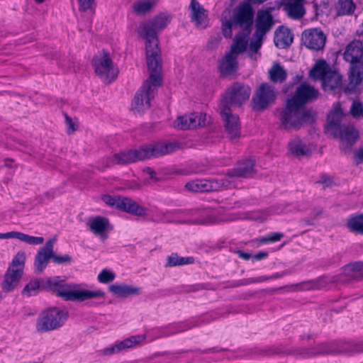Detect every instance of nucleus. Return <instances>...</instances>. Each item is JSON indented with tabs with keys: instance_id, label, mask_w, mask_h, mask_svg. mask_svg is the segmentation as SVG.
<instances>
[{
	"instance_id": "nucleus-1",
	"label": "nucleus",
	"mask_w": 363,
	"mask_h": 363,
	"mask_svg": "<svg viewBox=\"0 0 363 363\" xmlns=\"http://www.w3.org/2000/svg\"><path fill=\"white\" fill-rule=\"evenodd\" d=\"M253 11L248 4L240 5L231 15L230 10H225L222 16V31L225 38H230L233 30L239 28L230 51L219 63V69L223 74H230L237 71L238 56L243 52L248 45L251 32Z\"/></svg>"
},
{
	"instance_id": "nucleus-2",
	"label": "nucleus",
	"mask_w": 363,
	"mask_h": 363,
	"mask_svg": "<svg viewBox=\"0 0 363 363\" xmlns=\"http://www.w3.org/2000/svg\"><path fill=\"white\" fill-rule=\"evenodd\" d=\"M45 287L52 291L57 296L66 301L83 302L89 300H101L103 303L105 292L100 289H90L85 284H67L59 277L47 278L41 281L32 280L28 283L23 290L26 296L35 295L40 287Z\"/></svg>"
},
{
	"instance_id": "nucleus-3",
	"label": "nucleus",
	"mask_w": 363,
	"mask_h": 363,
	"mask_svg": "<svg viewBox=\"0 0 363 363\" xmlns=\"http://www.w3.org/2000/svg\"><path fill=\"white\" fill-rule=\"evenodd\" d=\"M172 16L167 13H161L154 18L141 23L138 28V34L145 40L147 63L161 64L158 33L164 30L171 22Z\"/></svg>"
},
{
	"instance_id": "nucleus-4",
	"label": "nucleus",
	"mask_w": 363,
	"mask_h": 363,
	"mask_svg": "<svg viewBox=\"0 0 363 363\" xmlns=\"http://www.w3.org/2000/svg\"><path fill=\"white\" fill-rule=\"evenodd\" d=\"M254 162L248 160L237 169L232 170L228 177L215 179H194L185 184V189L193 192L221 191L235 186L234 177H247L253 173Z\"/></svg>"
},
{
	"instance_id": "nucleus-5",
	"label": "nucleus",
	"mask_w": 363,
	"mask_h": 363,
	"mask_svg": "<svg viewBox=\"0 0 363 363\" xmlns=\"http://www.w3.org/2000/svg\"><path fill=\"white\" fill-rule=\"evenodd\" d=\"M150 76L136 92L131 104V109L135 113H142L150 107L156 90L162 84V65L147 63Z\"/></svg>"
},
{
	"instance_id": "nucleus-6",
	"label": "nucleus",
	"mask_w": 363,
	"mask_h": 363,
	"mask_svg": "<svg viewBox=\"0 0 363 363\" xmlns=\"http://www.w3.org/2000/svg\"><path fill=\"white\" fill-rule=\"evenodd\" d=\"M177 145L173 143H156L142 147L138 150L122 152L113 155L111 164H128L140 160L159 157L174 151Z\"/></svg>"
},
{
	"instance_id": "nucleus-7",
	"label": "nucleus",
	"mask_w": 363,
	"mask_h": 363,
	"mask_svg": "<svg viewBox=\"0 0 363 363\" xmlns=\"http://www.w3.org/2000/svg\"><path fill=\"white\" fill-rule=\"evenodd\" d=\"M279 119L284 128L296 130L304 124L312 123L315 119V113L288 100L286 107L280 112Z\"/></svg>"
},
{
	"instance_id": "nucleus-8",
	"label": "nucleus",
	"mask_w": 363,
	"mask_h": 363,
	"mask_svg": "<svg viewBox=\"0 0 363 363\" xmlns=\"http://www.w3.org/2000/svg\"><path fill=\"white\" fill-rule=\"evenodd\" d=\"M343 113L339 104H335L328 116L325 131L342 141L352 143L359 137L358 131L353 126H340V122Z\"/></svg>"
},
{
	"instance_id": "nucleus-9",
	"label": "nucleus",
	"mask_w": 363,
	"mask_h": 363,
	"mask_svg": "<svg viewBox=\"0 0 363 363\" xmlns=\"http://www.w3.org/2000/svg\"><path fill=\"white\" fill-rule=\"evenodd\" d=\"M69 313L65 309L57 307L47 308L38 316L35 330L40 333L57 330L65 325Z\"/></svg>"
},
{
	"instance_id": "nucleus-10",
	"label": "nucleus",
	"mask_w": 363,
	"mask_h": 363,
	"mask_svg": "<svg viewBox=\"0 0 363 363\" xmlns=\"http://www.w3.org/2000/svg\"><path fill=\"white\" fill-rule=\"evenodd\" d=\"M362 55V44L358 40L351 42L344 52V59L352 65L350 80L353 85H357L363 82V61H360Z\"/></svg>"
},
{
	"instance_id": "nucleus-11",
	"label": "nucleus",
	"mask_w": 363,
	"mask_h": 363,
	"mask_svg": "<svg viewBox=\"0 0 363 363\" xmlns=\"http://www.w3.org/2000/svg\"><path fill=\"white\" fill-rule=\"evenodd\" d=\"M92 65L96 74L106 84L113 82L118 77V70L108 52L101 51L92 59Z\"/></svg>"
},
{
	"instance_id": "nucleus-12",
	"label": "nucleus",
	"mask_w": 363,
	"mask_h": 363,
	"mask_svg": "<svg viewBox=\"0 0 363 363\" xmlns=\"http://www.w3.org/2000/svg\"><path fill=\"white\" fill-rule=\"evenodd\" d=\"M251 89L249 86L235 83L226 90L219 107L230 108V106H240L249 99Z\"/></svg>"
},
{
	"instance_id": "nucleus-13",
	"label": "nucleus",
	"mask_w": 363,
	"mask_h": 363,
	"mask_svg": "<svg viewBox=\"0 0 363 363\" xmlns=\"http://www.w3.org/2000/svg\"><path fill=\"white\" fill-rule=\"evenodd\" d=\"M146 340V335H135L121 340H116L113 344L98 351L100 356H111L125 352L129 349L143 345Z\"/></svg>"
},
{
	"instance_id": "nucleus-14",
	"label": "nucleus",
	"mask_w": 363,
	"mask_h": 363,
	"mask_svg": "<svg viewBox=\"0 0 363 363\" xmlns=\"http://www.w3.org/2000/svg\"><path fill=\"white\" fill-rule=\"evenodd\" d=\"M272 23V18L269 11H259L256 19V32L255 39L250 45V51L255 54V58L257 51L262 45V37L270 29Z\"/></svg>"
},
{
	"instance_id": "nucleus-15",
	"label": "nucleus",
	"mask_w": 363,
	"mask_h": 363,
	"mask_svg": "<svg viewBox=\"0 0 363 363\" xmlns=\"http://www.w3.org/2000/svg\"><path fill=\"white\" fill-rule=\"evenodd\" d=\"M101 200L108 206L138 216L146 214V210L133 200L120 196H112L105 194Z\"/></svg>"
},
{
	"instance_id": "nucleus-16",
	"label": "nucleus",
	"mask_w": 363,
	"mask_h": 363,
	"mask_svg": "<svg viewBox=\"0 0 363 363\" xmlns=\"http://www.w3.org/2000/svg\"><path fill=\"white\" fill-rule=\"evenodd\" d=\"M86 227L101 240H106L108 234L113 230L109 219L101 216L90 217L86 221Z\"/></svg>"
},
{
	"instance_id": "nucleus-17",
	"label": "nucleus",
	"mask_w": 363,
	"mask_h": 363,
	"mask_svg": "<svg viewBox=\"0 0 363 363\" xmlns=\"http://www.w3.org/2000/svg\"><path fill=\"white\" fill-rule=\"evenodd\" d=\"M276 93L274 89L267 84H261L252 99L253 108L257 111L266 108L274 102Z\"/></svg>"
},
{
	"instance_id": "nucleus-18",
	"label": "nucleus",
	"mask_w": 363,
	"mask_h": 363,
	"mask_svg": "<svg viewBox=\"0 0 363 363\" xmlns=\"http://www.w3.org/2000/svg\"><path fill=\"white\" fill-rule=\"evenodd\" d=\"M326 36L320 28H309L302 33L303 45L313 50H320L323 48Z\"/></svg>"
},
{
	"instance_id": "nucleus-19",
	"label": "nucleus",
	"mask_w": 363,
	"mask_h": 363,
	"mask_svg": "<svg viewBox=\"0 0 363 363\" xmlns=\"http://www.w3.org/2000/svg\"><path fill=\"white\" fill-rule=\"evenodd\" d=\"M222 118L225 123L226 133L230 140L239 138L240 134V123L238 116L232 114L230 108L220 107Z\"/></svg>"
},
{
	"instance_id": "nucleus-20",
	"label": "nucleus",
	"mask_w": 363,
	"mask_h": 363,
	"mask_svg": "<svg viewBox=\"0 0 363 363\" xmlns=\"http://www.w3.org/2000/svg\"><path fill=\"white\" fill-rule=\"evenodd\" d=\"M318 94V92L316 89L304 83L297 87L294 95L289 100L301 107H303L305 104L316 99Z\"/></svg>"
},
{
	"instance_id": "nucleus-21",
	"label": "nucleus",
	"mask_w": 363,
	"mask_h": 363,
	"mask_svg": "<svg viewBox=\"0 0 363 363\" xmlns=\"http://www.w3.org/2000/svg\"><path fill=\"white\" fill-rule=\"evenodd\" d=\"M53 242L48 240L45 246L39 250L35 257L34 267L38 272H42L52 256Z\"/></svg>"
},
{
	"instance_id": "nucleus-22",
	"label": "nucleus",
	"mask_w": 363,
	"mask_h": 363,
	"mask_svg": "<svg viewBox=\"0 0 363 363\" xmlns=\"http://www.w3.org/2000/svg\"><path fill=\"white\" fill-rule=\"evenodd\" d=\"M197 324L193 320L169 324L161 328L155 329L158 332L157 337H167L177 333L187 330Z\"/></svg>"
},
{
	"instance_id": "nucleus-23",
	"label": "nucleus",
	"mask_w": 363,
	"mask_h": 363,
	"mask_svg": "<svg viewBox=\"0 0 363 363\" xmlns=\"http://www.w3.org/2000/svg\"><path fill=\"white\" fill-rule=\"evenodd\" d=\"M190 9L192 21L197 27L205 28L208 22L206 11L196 0H191Z\"/></svg>"
},
{
	"instance_id": "nucleus-24",
	"label": "nucleus",
	"mask_w": 363,
	"mask_h": 363,
	"mask_svg": "<svg viewBox=\"0 0 363 363\" xmlns=\"http://www.w3.org/2000/svg\"><path fill=\"white\" fill-rule=\"evenodd\" d=\"M23 274L18 269L8 267L1 284L2 289L6 292L13 291L18 286Z\"/></svg>"
},
{
	"instance_id": "nucleus-25",
	"label": "nucleus",
	"mask_w": 363,
	"mask_h": 363,
	"mask_svg": "<svg viewBox=\"0 0 363 363\" xmlns=\"http://www.w3.org/2000/svg\"><path fill=\"white\" fill-rule=\"evenodd\" d=\"M109 291L116 297L125 298L131 295H138L141 290L140 288L126 284H113L108 286Z\"/></svg>"
},
{
	"instance_id": "nucleus-26",
	"label": "nucleus",
	"mask_w": 363,
	"mask_h": 363,
	"mask_svg": "<svg viewBox=\"0 0 363 363\" xmlns=\"http://www.w3.org/2000/svg\"><path fill=\"white\" fill-rule=\"evenodd\" d=\"M293 40V33L288 28L280 26L277 29L274 42L277 48L281 49L286 48L292 43Z\"/></svg>"
},
{
	"instance_id": "nucleus-27",
	"label": "nucleus",
	"mask_w": 363,
	"mask_h": 363,
	"mask_svg": "<svg viewBox=\"0 0 363 363\" xmlns=\"http://www.w3.org/2000/svg\"><path fill=\"white\" fill-rule=\"evenodd\" d=\"M330 71L331 69L327 62L323 60H319L310 71V77L313 79H320L323 82L328 73Z\"/></svg>"
},
{
	"instance_id": "nucleus-28",
	"label": "nucleus",
	"mask_w": 363,
	"mask_h": 363,
	"mask_svg": "<svg viewBox=\"0 0 363 363\" xmlns=\"http://www.w3.org/2000/svg\"><path fill=\"white\" fill-rule=\"evenodd\" d=\"M282 211L275 210L274 208H269L267 210H259L245 213L242 217L244 219L253 220L259 222L266 220L271 215L274 213H280Z\"/></svg>"
},
{
	"instance_id": "nucleus-29",
	"label": "nucleus",
	"mask_w": 363,
	"mask_h": 363,
	"mask_svg": "<svg viewBox=\"0 0 363 363\" xmlns=\"http://www.w3.org/2000/svg\"><path fill=\"white\" fill-rule=\"evenodd\" d=\"M285 9L289 16L294 18H301L305 13L303 1L286 0Z\"/></svg>"
},
{
	"instance_id": "nucleus-30",
	"label": "nucleus",
	"mask_w": 363,
	"mask_h": 363,
	"mask_svg": "<svg viewBox=\"0 0 363 363\" xmlns=\"http://www.w3.org/2000/svg\"><path fill=\"white\" fill-rule=\"evenodd\" d=\"M289 150L292 155L299 157L306 155L310 148L302 140L296 138L289 143Z\"/></svg>"
},
{
	"instance_id": "nucleus-31",
	"label": "nucleus",
	"mask_w": 363,
	"mask_h": 363,
	"mask_svg": "<svg viewBox=\"0 0 363 363\" xmlns=\"http://www.w3.org/2000/svg\"><path fill=\"white\" fill-rule=\"evenodd\" d=\"M159 0H138L133 4V10L137 15H143L156 6Z\"/></svg>"
},
{
	"instance_id": "nucleus-32",
	"label": "nucleus",
	"mask_w": 363,
	"mask_h": 363,
	"mask_svg": "<svg viewBox=\"0 0 363 363\" xmlns=\"http://www.w3.org/2000/svg\"><path fill=\"white\" fill-rule=\"evenodd\" d=\"M342 77L339 73L331 70L325 77L322 86L324 90H333L337 88L341 83Z\"/></svg>"
},
{
	"instance_id": "nucleus-33",
	"label": "nucleus",
	"mask_w": 363,
	"mask_h": 363,
	"mask_svg": "<svg viewBox=\"0 0 363 363\" xmlns=\"http://www.w3.org/2000/svg\"><path fill=\"white\" fill-rule=\"evenodd\" d=\"M11 239H17L30 245H41L44 242L43 237L32 236L18 231H12Z\"/></svg>"
},
{
	"instance_id": "nucleus-34",
	"label": "nucleus",
	"mask_w": 363,
	"mask_h": 363,
	"mask_svg": "<svg viewBox=\"0 0 363 363\" xmlns=\"http://www.w3.org/2000/svg\"><path fill=\"white\" fill-rule=\"evenodd\" d=\"M26 260V253L23 250H19L12 258L9 267L18 269L19 272L23 273L25 264Z\"/></svg>"
},
{
	"instance_id": "nucleus-35",
	"label": "nucleus",
	"mask_w": 363,
	"mask_h": 363,
	"mask_svg": "<svg viewBox=\"0 0 363 363\" xmlns=\"http://www.w3.org/2000/svg\"><path fill=\"white\" fill-rule=\"evenodd\" d=\"M191 128L205 126L210 123L211 118L206 113L196 112L190 113Z\"/></svg>"
},
{
	"instance_id": "nucleus-36",
	"label": "nucleus",
	"mask_w": 363,
	"mask_h": 363,
	"mask_svg": "<svg viewBox=\"0 0 363 363\" xmlns=\"http://www.w3.org/2000/svg\"><path fill=\"white\" fill-rule=\"evenodd\" d=\"M347 226L350 231L363 235V214L350 218Z\"/></svg>"
},
{
	"instance_id": "nucleus-37",
	"label": "nucleus",
	"mask_w": 363,
	"mask_h": 363,
	"mask_svg": "<svg viewBox=\"0 0 363 363\" xmlns=\"http://www.w3.org/2000/svg\"><path fill=\"white\" fill-rule=\"evenodd\" d=\"M270 79L274 82H281L286 77V73L284 68L279 64H274L269 71Z\"/></svg>"
},
{
	"instance_id": "nucleus-38",
	"label": "nucleus",
	"mask_w": 363,
	"mask_h": 363,
	"mask_svg": "<svg viewBox=\"0 0 363 363\" xmlns=\"http://www.w3.org/2000/svg\"><path fill=\"white\" fill-rule=\"evenodd\" d=\"M355 5L352 0H340L337 6V14L340 16L352 14Z\"/></svg>"
},
{
	"instance_id": "nucleus-39",
	"label": "nucleus",
	"mask_w": 363,
	"mask_h": 363,
	"mask_svg": "<svg viewBox=\"0 0 363 363\" xmlns=\"http://www.w3.org/2000/svg\"><path fill=\"white\" fill-rule=\"evenodd\" d=\"M191 120L192 119L190 118V114L180 116L174 121L173 125L174 128L181 130L190 129L191 128Z\"/></svg>"
},
{
	"instance_id": "nucleus-40",
	"label": "nucleus",
	"mask_w": 363,
	"mask_h": 363,
	"mask_svg": "<svg viewBox=\"0 0 363 363\" xmlns=\"http://www.w3.org/2000/svg\"><path fill=\"white\" fill-rule=\"evenodd\" d=\"M194 261L192 257H179L177 255H173L168 258V264L169 266H177L191 264Z\"/></svg>"
},
{
	"instance_id": "nucleus-41",
	"label": "nucleus",
	"mask_w": 363,
	"mask_h": 363,
	"mask_svg": "<svg viewBox=\"0 0 363 363\" xmlns=\"http://www.w3.org/2000/svg\"><path fill=\"white\" fill-rule=\"evenodd\" d=\"M116 278V274L111 269H104L97 276V280L101 284H108L113 281Z\"/></svg>"
},
{
	"instance_id": "nucleus-42",
	"label": "nucleus",
	"mask_w": 363,
	"mask_h": 363,
	"mask_svg": "<svg viewBox=\"0 0 363 363\" xmlns=\"http://www.w3.org/2000/svg\"><path fill=\"white\" fill-rule=\"evenodd\" d=\"M362 267V264L360 263H354L349 264L345 267L344 269L345 274L350 276L352 278H357L359 275V272Z\"/></svg>"
},
{
	"instance_id": "nucleus-43",
	"label": "nucleus",
	"mask_w": 363,
	"mask_h": 363,
	"mask_svg": "<svg viewBox=\"0 0 363 363\" xmlns=\"http://www.w3.org/2000/svg\"><path fill=\"white\" fill-rule=\"evenodd\" d=\"M351 113L354 116H363V104L354 102L351 107Z\"/></svg>"
},
{
	"instance_id": "nucleus-44",
	"label": "nucleus",
	"mask_w": 363,
	"mask_h": 363,
	"mask_svg": "<svg viewBox=\"0 0 363 363\" xmlns=\"http://www.w3.org/2000/svg\"><path fill=\"white\" fill-rule=\"evenodd\" d=\"M52 260L57 264H63V263H69L71 262L72 258L68 255H55L52 252Z\"/></svg>"
},
{
	"instance_id": "nucleus-45",
	"label": "nucleus",
	"mask_w": 363,
	"mask_h": 363,
	"mask_svg": "<svg viewBox=\"0 0 363 363\" xmlns=\"http://www.w3.org/2000/svg\"><path fill=\"white\" fill-rule=\"evenodd\" d=\"M79 9L84 11L91 10L94 0H78Z\"/></svg>"
},
{
	"instance_id": "nucleus-46",
	"label": "nucleus",
	"mask_w": 363,
	"mask_h": 363,
	"mask_svg": "<svg viewBox=\"0 0 363 363\" xmlns=\"http://www.w3.org/2000/svg\"><path fill=\"white\" fill-rule=\"evenodd\" d=\"M354 158L357 164L363 162V148H360L355 151Z\"/></svg>"
},
{
	"instance_id": "nucleus-47",
	"label": "nucleus",
	"mask_w": 363,
	"mask_h": 363,
	"mask_svg": "<svg viewBox=\"0 0 363 363\" xmlns=\"http://www.w3.org/2000/svg\"><path fill=\"white\" fill-rule=\"evenodd\" d=\"M66 124L67 125V131L69 133H73L76 130L74 123H73L72 120L67 116H66Z\"/></svg>"
},
{
	"instance_id": "nucleus-48",
	"label": "nucleus",
	"mask_w": 363,
	"mask_h": 363,
	"mask_svg": "<svg viewBox=\"0 0 363 363\" xmlns=\"http://www.w3.org/2000/svg\"><path fill=\"white\" fill-rule=\"evenodd\" d=\"M269 237L270 242H277L284 237V234L281 233H273L269 235Z\"/></svg>"
},
{
	"instance_id": "nucleus-49",
	"label": "nucleus",
	"mask_w": 363,
	"mask_h": 363,
	"mask_svg": "<svg viewBox=\"0 0 363 363\" xmlns=\"http://www.w3.org/2000/svg\"><path fill=\"white\" fill-rule=\"evenodd\" d=\"M144 174L150 179L156 180L155 172L150 168L147 167L143 170Z\"/></svg>"
},
{
	"instance_id": "nucleus-50",
	"label": "nucleus",
	"mask_w": 363,
	"mask_h": 363,
	"mask_svg": "<svg viewBox=\"0 0 363 363\" xmlns=\"http://www.w3.org/2000/svg\"><path fill=\"white\" fill-rule=\"evenodd\" d=\"M335 352H336L335 350L327 348V349H320L315 352L311 353V354H330V353H335Z\"/></svg>"
},
{
	"instance_id": "nucleus-51",
	"label": "nucleus",
	"mask_w": 363,
	"mask_h": 363,
	"mask_svg": "<svg viewBox=\"0 0 363 363\" xmlns=\"http://www.w3.org/2000/svg\"><path fill=\"white\" fill-rule=\"evenodd\" d=\"M268 256V253L267 252H260L257 254L252 255L253 258L257 260L262 259Z\"/></svg>"
},
{
	"instance_id": "nucleus-52",
	"label": "nucleus",
	"mask_w": 363,
	"mask_h": 363,
	"mask_svg": "<svg viewBox=\"0 0 363 363\" xmlns=\"http://www.w3.org/2000/svg\"><path fill=\"white\" fill-rule=\"evenodd\" d=\"M238 255H239V257L245 259V260H248L250 259V258H253L252 255L250 253H247V252H238Z\"/></svg>"
},
{
	"instance_id": "nucleus-53",
	"label": "nucleus",
	"mask_w": 363,
	"mask_h": 363,
	"mask_svg": "<svg viewBox=\"0 0 363 363\" xmlns=\"http://www.w3.org/2000/svg\"><path fill=\"white\" fill-rule=\"evenodd\" d=\"M267 279H269V277H265V276H262V277H259L257 278H252L251 279V282H262V281H264Z\"/></svg>"
},
{
	"instance_id": "nucleus-54",
	"label": "nucleus",
	"mask_w": 363,
	"mask_h": 363,
	"mask_svg": "<svg viewBox=\"0 0 363 363\" xmlns=\"http://www.w3.org/2000/svg\"><path fill=\"white\" fill-rule=\"evenodd\" d=\"M12 238V231L5 233H0V239H11Z\"/></svg>"
},
{
	"instance_id": "nucleus-55",
	"label": "nucleus",
	"mask_w": 363,
	"mask_h": 363,
	"mask_svg": "<svg viewBox=\"0 0 363 363\" xmlns=\"http://www.w3.org/2000/svg\"><path fill=\"white\" fill-rule=\"evenodd\" d=\"M355 352H363V342H360L357 345L356 349L354 350Z\"/></svg>"
},
{
	"instance_id": "nucleus-56",
	"label": "nucleus",
	"mask_w": 363,
	"mask_h": 363,
	"mask_svg": "<svg viewBox=\"0 0 363 363\" xmlns=\"http://www.w3.org/2000/svg\"><path fill=\"white\" fill-rule=\"evenodd\" d=\"M259 242H262V243H266V242H270V241H269V235L261 238L259 239Z\"/></svg>"
},
{
	"instance_id": "nucleus-57",
	"label": "nucleus",
	"mask_w": 363,
	"mask_h": 363,
	"mask_svg": "<svg viewBox=\"0 0 363 363\" xmlns=\"http://www.w3.org/2000/svg\"><path fill=\"white\" fill-rule=\"evenodd\" d=\"M200 171L199 169H197L196 168H194L189 171L186 172L185 173L186 174H192V173H198Z\"/></svg>"
},
{
	"instance_id": "nucleus-58",
	"label": "nucleus",
	"mask_w": 363,
	"mask_h": 363,
	"mask_svg": "<svg viewBox=\"0 0 363 363\" xmlns=\"http://www.w3.org/2000/svg\"><path fill=\"white\" fill-rule=\"evenodd\" d=\"M281 276V274L277 273L275 274H273L270 278L271 279H277V278L280 277Z\"/></svg>"
},
{
	"instance_id": "nucleus-59",
	"label": "nucleus",
	"mask_w": 363,
	"mask_h": 363,
	"mask_svg": "<svg viewBox=\"0 0 363 363\" xmlns=\"http://www.w3.org/2000/svg\"><path fill=\"white\" fill-rule=\"evenodd\" d=\"M235 219H236V218L233 217V218H228V219H223V220H222V221H228V220H235Z\"/></svg>"
},
{
	"instance_id": "nucleus-60",
	"label": "nucleus",
	"mask_w": 363,
	"mask_h": 363,
	"mask_svg": "<svg viewBox=\"0 0 363 363\" xmlns=\"http://www.w3.org/2000/svg\"><path fill=\"white\" fill-rule=\"evenodd\" d=\"M45 0H35V1L38 4H41Z\"/></svg>"
}]
</instances>
